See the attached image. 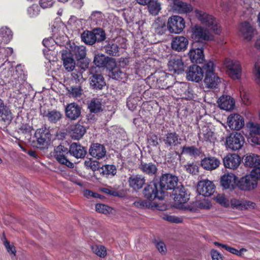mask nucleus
I'll return each mask as SVG.
<instances>
[{
    "instance_id": "2eb2a0df",
    "label": "nucleus",
    "mask_w": 260,
    "mask_h": 260,
    "mask_svg": "<svg viewBox=\"0 0 260 260\" xmlns=\"http://www.w3.org/2000/svg\"><path fill=\"white\" fill-rule=\"evenodd\" d=\"M215 190V186L213 182L208 180L201 181L198 183L197 191L204 197H210Z\"/></svg>"
},
{
    "instance_id": "6e6552de",
    "label": "nucleus",
    "mask_w": 260,
    "mask_h": 260,
    "mask_svg": "<svg viewBox=\"0 0 260 260\" xmlns=\"http://www.w3.org/2000/svg\"><path fill=\"white\" fill-rule=\"evenodd\" d=\"M37 142V147L43 149L47 147L51 140V134L46 127L38 129L35 134Z\"/></svg>"
},
{
    "instance_id": "a18cd8bd",
    "label": "nucleus",
    "mask_w": 260,
    "mask_h": 260,
    "mask_svg": "<svg viewBox=\"0 0 260 260\" xmlns=\"http://www.w3.org/2000/svg\"><path fill=\"white\" fill-rule=\"evenodd\" d=\"M182 93H181V96L183 99L187 100H193L194 98L195 94L194 91L189 84H184L181 88Z\"/></svg>"
},
{
    "instance_id": "774afa93",
    "label": "nucleus",
    "mask_w": 260,
    "mask_h": 260,
    "mask_svg": "<svg viewBox=\"0 0 260 260\" xmlns=\"http://www.w3.org/2000/svg\"><path fill=\"white\" fill-rule=\"evenodd\" d=\"M250 174L257 181L258 179H260V162L259 165L253 168Z\"/></svg>"
},
{
    "instance_id": "58836bf2",
    "label": "nucleus",
    "mask_w": 260,
    "mask_h": 260,
    "mask_svg": "<svg viewBox=\"0 0 260 260\" xmlns=\"http://www.w3.org/2000/svg\"><path fill=\"white\" fill-rule=\"evenodd\" d=\"M62 60L65 69L70 72L74 69L76 65L75 61L72 55L67 52L62 53Z\"/></svg>"
},
{
    "instance_id": "b1692460",
    "label": "nucleus",
    "mask_w": 260,
    "mask_h": 260,
    "mask_svg": "<svg viewBox=\"0 0 260 260\" xmlns=\"http://www.w3.org/2000/svg\"><path fill=\"white\" fill-rule=\"evenodd\" d=\"M241 160V157L238 154H229L223 159V162L226 168L234 170L239 166Z\"/></svg>"
},
{
    "instance_id": "e433bc0d",
    "label": "nucleus",
    "mask_w": 260,
    "mask_h": 260,
    "mask_svg": "<svg viewBox=\"0 0 260 260\" xmlns=\"http://www.w3.org/2000/svg\"><path fill=\"white\" fill-rule=\"evenodd\" d=\"M70 50V54L74 56L77 60H81L85 58L86 55V50L85 46L80 45L77 46L73 44L71 46Z\"/></svg>"
},
{
    "instance_id": "f3484780",
    "label": "nucleus",
    "mask_w": 260,
    "mask_h": 260,
    "mask_svg": "<svg viewBox=\"0 0 260 260\" xmlns=\"http://www.w3.org/2000/svg\"><path fill=\"white\" fill-rule=\"evenodd\" d=\"M255 31V28L248 21L243 22L240 25V34L247 41H250L252 39Z\"/></svg>"
},
{
    "instance_id": "680f3d73",
    "label": "nucleus",
    "mask_w": 260,
    "mask_h": 260,
    "mask_svg": "<svg viewBox=\"0 0 260 260\" xmlns=\"http://www.w3.org/2000/svg\"><path fill=\"white\" fill-rule=\"evenodd\" d=\"M231 204L233 208L241 210L246 209V206L244 205V204L242 203L241 201L236 199H232Z\"/></svg>"
},
{
    "instance_id": "a211bd4d",
    "label": "nucleus",
    "mask_w": 260,
    "mask_h": 260,
    "mask_svg": "<svg viewBox=\"0 0 260 260\" xmlns=\"http://www.w3.org/2000/svg\"><path fill=\"white\" fill-rule=\"evenodd\" d=\"M169 71L173 72L178 75L181 74L184 72L185 66L181 58L173 57H171L168 63Z\"/></svg>"
},
{
    "instance_id": "052dcab7",
    "label": "nucleus",
    "mask_w": 260,
    "mask_h": 260,
    "mask_svg": "<svg viewBox=\"0 0 260 260\" xmlns=\"http://www.w3.org/2000/svg\"><path fill=\"white\" fill-rule=\"evenodd\" d=\"M147 141L149 144L153 147H156L159 144L157 135L153 133L147 135Z\"/></svg>"
},
{
    "instance_id": "473e14b6",
    "label": "nucleus",
    "mask_w": 260,
    "mask_h": 260,
    "mask_svg": "<svg viewBox=\"0 0 260 260\" xmlns=\"http://www.w3.org/2000/svg\"><path fill=\"white\" fill-rule=\"evenodd\" d=\"M106 149L103 145L95 143L91 145L89 154L93 157L98 159L102 158L106 155Z\"/></svg>"
},
{
    "instance_id": "a19ab883",
    "label": "nucleus",
    "mask_w": 260,
    "mask_h": 260,
    "mask_svg": "<svg viewBox=\"0 0 260 260\" xmlns=\"http://www.w3.org/2000/svg\"><path fill=\"white\" fill-rule=\"evenodd\" d=\"M116 45L115 46V56L119 55V53H122L127 48V40L120 36L115 38Z\"/></svg>"
},
{
    "instance_id": "6e6d98bb",
    "label": "nucleus",
    "mask_w": 260,
    "mask_h": 260,
    "mask_svg": "<svg viewBox=\"0 0 260 260\" xmlns=\"http://www.w3.org/2000/svg\"><path fill=\"white\" fill-rule=\"evenodd\" d=\"M40 8L37 4H33L27 9V14L30 18H35L40 14Z\"/></svg>"
},
{
    "instance_id": "1a4fd4ad",
    "label": "nucleus",
    "mask_w": 260,
    "mask_h": 260,
    "mask_svg": "<svg viewBox=\"0 0 260 260\" xmlns=\"http://www.w3.org/2000/svg\"><path fill=\"white\" fill-rule=\"evenodd\" d=\"M245 142L242 135L239 133H231L226 139L227 147L233 150H238L243 146Z\"/></svg>"
},
{
    "instance_id": "e2e57ef3",
    "label": "nucleus",
    "mask_w": 260,
    "mask_h": 260,
    "mask_svg": "<svg viewBox=\"0 0 260 260\" xmlns=\"http://www.w3.org/2000/svg\"><path fill=\"white\" fill-rule=\"evenodd\" d=\"M224 248L228 252H229L232 254H235L237 256H242V251H246V249L245 248H242L239 250H238L234 247H231L226 244L225 246H224Z\"/></svg>"
},
{
    "instance_id": "f8f14e48",
    "label": "nucleus",
    "mask_w": 260,
    "mask_h": 260,
    "mask_svg": "<svg viewBox=\"0 0 260 260\" xmlns=\"http://www.w3.org/2000/svg\"><path fill=\"white\" fill-rule=\"evenodd\" d=\"M93 62L99 68H106L111 73L112 76L114 75V59L112 58L106 57L103 54H98L94 56Z\"/></svg>"
},
{
    "instance_id": "c756f323",
    "label": "nucleus",
    "mask_w": 260,
    "mask_h": 260,
    "mask_svg": "<svg viewBox=\"0 0 260 260\" xmlns=\"http://www.w3.org/2000/svg\"><path fill=\"white\" fill-rule=\"evenodd\" d=\"M129 61V57H121L118 61L115 59V80H120L125 77V74L119 69L116 71L117 68H124Z\"/></svg>"
},
{
    "instance_id": "9b49d317",
    "label": "nucleus",
    "mask_w": 260,
    "mask_h": 260,
    "mask_svg": "<svg viewBox=\"0 0 260 260\" xmlns=\"http://www.w3.org/2000/svg\"><path fill=\"white\" fill-rule=\"evenodd\" d=\"M69 152L67 148L60 145L54 149V156L56 160L61 164L64 165L69 168H74V165L71 162L66 156Z\"/></svg>"
},
{
    "instance_id": "dca6fc26",
    "label": "nucleus",
    "mask_w": 260,
    "mask_h": 260,
    "mask_svg": "<svg viewBox=\"0 0 260 260\" xmlns=\"http://www.w3.org/2000/svg\"><path fill=\"white\" fill-rule=\"evenodd\" d=\"M197 46L196 43H193L188 54L192 63H202L205 60L204 49L202 47L200 48Z\"/></svg>"
},
{
    "instance_id": "2f4dec72",
    "label": "nucleus",
    "mask_w": 260,
    "mask_h": 260,
    "mask_svg": "<svg viewBox=\"0 0 260 260\" xmlns=\"http://www.w3.org/2000/svg\"><path fill=\"white\" fill-rule=\"evenodd\" d=\"M218 104L221 109L229 111L234 108L235 101L230 95H223L218 99Z\"/></svg>"
},
{
    "instance_id": "79ce46f5",
    "label": "nucleus",
    "mask_w": 260,
    "mask_h": 260,
    "mask_svg": "<svg viewBox=\"0 0 260 260\" xmlns=\"http://www.w3.org/2000/svg\"><path fill=\"white\" fill-rule=\"evenodd\" d=\"M173 8L179 13H187L192 10V7L190 4L182 2L179 0L176 3L173 5Z\"/></svg>"
},
{
    "instance_id": "49530a36",
    "label": "nucleus",
    "mask_w": 260,
    "mask_h": 260,
    "mask_svg": "<svg viewBox=\"0 0 260 260\" xmlns=\"http://www.w3.org/2000/svg\"><path fill=\"white\" fill-rule=\"evenodd\" d=\"M12 38V32L11 29L7 27L0 29V43L4 42L8 43Z\"/></svg>"
},
{
    "instance_id": "7ed1b4c3",
    "label": "nucleus",
    "mask_w": 260,
    "mask_h": 260,
    "mask_svg": "<svg viewBox=\"0 0 260 260\" xmlns=\"http://www.w3.org/2000/svg\"><path fill=\"white\" fill-rule=\"evenodd\" d=\"M194 13L197 18L203 24L209 27L215 34L220 33V27L214 17L198 9L195 10Z\"/></svg>"
},
{
    "instance_id": "c03bdc74",
    "label": "nucleus",
    "mask_w": 260,
    "mask_h": 260,
    "mask_svg": "<svg viewBox=\"0 0 260 260\" xmlns=\"http://www.w3.org/2000/svg\"><path fill=\"white\" fill-rule=\"evenodd\" d=\"M152 27L154 29V32L158 35H162L165 34L167 25L165 21L160 18H157L153 23Z\"/></svg>"
},
{
    "instance_id": "8fccbe9b",
    "label": "nucleus",
    "mask_w": 260,
    "mask_h": 260,
    "mask_svg": "<svg viewBox=\"0 0 260 260\" xmlns=\"http://www.w3.org/2000/svg\"><path fill=\"white\" fill-rule=\"evenodd\" d=\"M157 76H158V72L151 73V75L145 79L146 84L150 87V88L160 89L159 84L157 82Z\"/></svg>"
},
{
    "instance_id": "bf43d9fd",
    "label": "nucleus",
    "mask_w": 260,
    "mask_h": 260,
    "mask_svg": "<svg viewBox=\"0 0 260 260\" xmlns=\"http://www.w3.org/2000/svg\"><path fill=\"white\" fill-rule=\"evenodd\" d=\"M95 210L100 213L108 214L111 212L112 208L105 204H96L95 205Z\"/></svg>"
},
{
    "instance_id": "f704fd0d",
    "label": "nucleus",
    "mask_w": 260,
    "mask_h": 260,
    "mask_svg": "<svg viewBox=\"0 0 260 260\" xmlns=\"http://www.w3.org/2000/svg\"><path fill=\"white\" fill-rule=\"evenodd\" d=\"M243 161L245 166L254 168L259 165L260 156L253 153L246 154L243 156Z\"/></svg>"
},
{
    "instance_id": "bb28decb",
    "label": "nucleus",
    "mask_w": 260,
    "mask_h": 260,
    "mask_svg": "<svg viewBox=\"0 0 260 260\" xmlns=\"http://www.w3.org/2000/svg\"><path fill=\"white\" fill-rule=\"evenodd\" d=\"M179 140H180L179 136L175 132L167 133L163 139L165 146L170 148L179 144Z\"/></svg>"
},
{
    "instance_id": "c9c22d12",
    "label": "nucleus",
    "mask_w": 260,
    "mask_h": 260,
    "mask_svg": "<svg viewBox=\"0 0 260 260\" xmlns=\"http://www.w3.org/2000/svg\"><path fill=\"white\" fill-rule=\"evenodd\" d=\"M90 86L95 89H102L106 83L103 76L101 74H93L89 78Z\"/></svg>"
},
{
    "instance_id": "603ef678",
    "label": "nucleus",
    "mask_w": 260,
    "mask_h": 260,
    "mask_svg": "<svg viewBox=\"0 0 260 260\" xmlns=\"http://www.w3.org/2000/svg\"><path fill=\"white\" fill-rule=\"evenodd\" d=\"M185 171L191 175H197L199 173V167L196 162H187L183 166Z\"/></svg>"
},
{
    "instance_id": "09e8293b",
    "label": "nucleus",
    "mask_w": 260,
    "mask_h": 260,
    "mask_svg": "<svg viewBox=\"0 0 260 260\" xmlns=\"http://www.w3.org/2000/svg\"><path fill=\"white\" fill-rule=\"evenodd\" d=\"M147 5L149 13L154 16L158 15L161 10V5L158 1L151 0Z\"/></svg>"
},
{
    "instance_id": "7c9ffc66",
    "label": "nucleus",
    "mask_w": 260,
    "mask_h": 260,
    "mask_svg": "<svg viewBox=\"0 0 260 260\" xmlns=\"http://www.w3.org/2000/svg\"><path fill=\"white\" fill-rule=\"evenodd\" d=\"M69 152L77 158H83L86 154L85 148L77 143H73L71 145Z\"/></svg>"
},
{
    "instance_id": "864d4df0",
    "label": "nucleus",
    "mask_w": 260,
    "mask_h": 260,
    "mask_svg": "<svg viewBox=\"0 0 260 260\" xmlns=\"http://www.w3.org/2000/svg\"><path fill=\"white\" fill-rule=\"evenodd\" d=\"M92 251L100 257H104L107 255L106 248L101 245H93L91 246Z\"/></svg>"
},
{
    "instance_id": "0e129e2a",
    "label": "nucleus",
    "mask_w": 260,
    "mask_h": 260,
    "mask_svg": "<svg viewBox=\"0 0 260 260\" xmlns=\"http://www.w3.org/2000/svg\"><path fill=\"white\" fill-rule=\"evenodd\" d=\"M162 218L171 223H179L182 222V219L175 216L170 215H164Z\"/></svg>"
},
{
    "instance_id": "0eeeda50",
    "label": "nucleus",
    "mask_w": 260,
    "mask_h": 260,
    "mask_svg": "<svg viewBox=\"0 0 260 260\" xmlns=\"http://www.w3.org/2000/svg\"><path fill=\"white\" fill-rule=\"evenodd\" d=\"M185 27V20L181 16L173 15L168 19L167 29L171 34H180Z\"/></svg>"
},
{
    "instance_id": "39448f33",
    "label": "nucleus",
    "mask_w": 260,
    "mask_h": 260,
    "mask_svg": "<svg viewBox=\"0 0 260 260\" xmlns=\"http://www.w3.org/2000/svg\"><path fill=\"white\" fill-rule=\"evenodd\" d=\"M81 39L86 44L92 45L97 42L105 39V34L101 29L93 30V31H85L81 35Z\"/></svg>"
},
{
    "instance_id": "f03ea898",
    "label": "nucleus",
    "mask_w": 260,
    "mask_h": 260,
    "mask_svg": "<svg viewBox=\"0 0 260 260\" xmlns=\"http://www.w3.org/2000/svg\"><path fill=\"white\" fill-rule=\"evenodd\" d=\"M205 71L204 82L206 88H217L221 83V78L215 73V64L213 61H210L203 66Z\"/></svg>"
},
{
    "instance_id": "412c9836",
    "label": "nucleus",
    "mask_w": 260,
    "mask_h": 260,
    "mask_svg": "<svg viewBox=\"0 0 260 260\" xmlns=\"http://www.w3.org/2000/svg\"><path fill=\"white\" fill-rule=\"evenodd\" d=\"M145 177L139 174H133L128 179L129 187L135 191L141 189L145 184Z\"/></svg>"
},
{
    "instance_id": "9d476101",
    "label": "nucleus",
    "mask_w": 260,
    "mask_h": 260,
    "mask_svg": "<svg viewBox=\"0 0 260 260\" xmlns=\"http://www.w3.org/2000/svg\"><path fill=\"white\" fill-rule=\"evenodd\" d=\"M226 72L233 79H239L241 76L242 68L239 62L226 59L224 62Z\"/></svg>"
},
{
    "instance_id": "423d86ee",
    "label": "nucleus",
    "mask_w": 260,
    "mask_h": 260,
    "mask_svg": "<svg viewBox=\"0 0 260 260\" xmlns=\"http://www.w3.org/2000/svg\"><path fill=\"white\" fill-rule=\"evenodd\" d=\"M257 185V181L251 174L237 179L236 187L240 190L249 191L254 190Z\"/></svg>"
},
{
    "instance_id": "4468645a",
    "label": "nucleus",
    "mask_w": 260,
    "mask_h": 260,
    "mask_svg": "<svg viewBox=\"0 0 260 260\" xmlns=\"http://www.w3.org/2000/svg\"><path fill=\"white\" fill-rule=\"evenodd\" d=\"M204 68L196 64L190 66L186 71V78L188 81L199 82L204 77Z\"/></svg>"
},
{
    "instance_id": "5701e85b",
    "label": "nucleus",
    "mask_w": 260,
    "mask_h": 260,
    "mask_svg": "<svg viewBox=\"0 0 260 260\" xmlns=\"http://www.w3.org/2000/svg\"><path fill=\"white\" fill-rule=\"evenodd\" d=\"M228 125L231 129L240 130L244 125L243 117L238 114L231 115L228 118Z\"/></svg>"
},
{
    "instance_id": "aec40b11",
    "label": "nucleus",
    "mask_w": 260,
    "mask_h": 260,
    "mask_svg": "<svg viewBox=\"0 0 260 260\" xmlns=\"http://www.w3.org/2000/svg\"><path fill=\"white\" fill-rule=\"evenodd\" d=\"M238 177L233 173L224 174L220 178V184L224 189H234L236 187Z\"/></svg>"
},
{
    "instance_id": "20e7f679",
    "label": "nucleus",
    "mask_w": 260,
    "mask_h": 260,
    "mask_svg": "<svg viewBox=\"0 0 260 260\" xmlns=\"http://www.w3.org/2000/svg\"><path fill=\"white\" fill-rule=\"evenodd\" d=\"M191 38L195 41L196 45L203 41L213 40L214 37L209 30L201 26L196 25L192 28Z\"/></svg>"
},
{
    "instance_id": "f257e3e1",
    "label": "nucleus",
    "mask_w": 260,
    "mask_h": 260,
    "mask_svg": "<svg viewBox=\"0 0 260 260\" xmlns=\"http://www.w3.org/2000/svg\"><path fill=\"white\" fill-rule=\"evenodd\" d=\"M178 178L170 173L162 174L159 179L154 178L148 184L143 191L144 196L150 201L155 199L162 200L165 198L166 192L173 190L177 186Z\"/></svg>"
},
{
    "instance_id": "13d9d810",
    "label": "nucleus",
    "mask_w": 260,
    "mask_h": 260,
    "mask_svg": "<svg viewBox=\"0 0 260 260\" xmlns=\"http://www.w3.org/2000/svg\"><path fill=\"white\" fill-rule=\"evenodd\" d=\"M24 67L21 64H18L16 67V72L18 73V75L17 77L14 76L13 78L17 79L15 83L14 84L15 87H17L18 85L20 84V80H21L24 75Z\"/></svg>"
},
{
    "instance_id": "393cba45",
    "label": "nucleus",
    "mask_w": 260,
    "mask_h": 260,
    "mask_svg": "<svg viewBox=\"0 0 260 260\" xmlns=\"http://www.w3.org/2000/svg\"><path fill=\"white\" fill-rule=\"evenodd\" d=\"M138 168L144 174L149 176H155L158 171L155 164L152 162L147 163L143 160L140 161Z\"/></svg>"
},
{
    "instance_id": "6ab92c4d",
    "label": "nucleus",
    "mask_w": 260,
    "mask_h": 260,
    "mask_svg": "<svg viewBox=\"0 0 260 260\" xmlns=\"http://www.w3.org/2000/svg\"><path fill=\"white\" fill-rule=\"evenodd\" d=\"M158 75L157 77L159 80L160 89H168L172 86L175 83V78L172 74L160 71L158 72Z\"/></svg>"
},
{
    "instance_id": "ddd939ff",
    "label": "nucleus",
    "mask_w": 260,
    "mask_h": 260,
    "mask_svg": "<svg viewBox=\"0 0 260 260\" xmlns=\"http://www.w3.org/2000/svg\"><path fill=\"white\" fill-rule=\"evenodd\" d=\"M172 196L175 202L178 204L185 203L188 201L190 192L183 186L176 187L173 190Z\"/></svg>"
},
{
    "instance_id": "4be33fe9",
    "label": "nucleus",
    "mask_w": 260,
    "mask_h": 260,
    "mask_svg": "<svg viewBox=\"0 0 260 260\" xmlns=\"http://www.w3.org/2000/svg\"><path fill=\"white\" fill-rule=\"evenodd\" d=\"M188 45V40L187 38L183 36L175 37L173 39L171 42L172 48L178 52L185 51Z\"/></svg>"
},
{
    "instance_id": "3c124183",
    "label": "nucleus",
    "mask_w": 260,
    "mask_h": 260,
    "mask_svg": "<svg viewBox=\"0 0 260 260\" xmlns=\"http://www.w3.org/2000/svg\"><path fill=\"white\" fill-rule=\"evenodd\" d=\"M67 90L69 96L72 98L80 97L82 95L83 91L80 84L67 87Z\"/></svg>"
},
{
    "instance_id": "ea45409f",
    "label": "nucleus",
    "mask_w": 260,
    "mask_h": 260,
    "mask_svg": "<svg viewBox=\"0 0 260 260\" xmlns=\"http://www.w3.org/2000/svg\"><path fill=\"white\" fill-rule=\"evenodd\" d=\"M201 150L194 146H183L181 147V154L188 155L190 156L196 158L201 154Z\"/></svg>"
},
{
    "instance_id": "69168bd1",
    "label": "nucleus",
    "mask_w": 260,
    "mask_h": 260,
    "mask_svg": "<svg viewBox=\"0 0 260 260\" xmlns=\"http://www.w3.org/2000/svg\"><path fill=\"white\" fill-rule=\"evenodd\" d=\"M90 19L92 21L98 23L103 19V15L101 12L95 11L91 14Z\"/></svg>"
},
{
    "instance_id": "4d7b16f0",
    "label": "nucleus",
    "mask_w": 260,
    "mask_h": 260,
    "mask_svg": "<svg viewBox=\"0 0 260 260\" xmlns=\"http://www.w3.org/2000/svg\"><path fill=\"white\" fill-rule=\"evenodd\" d=\"M43 52L46 58L48 60V62L53 64L57 59L56 57V52L54 51V50L44 49Z\"/></svg>"
},
{
    "instance_id": "de8ad7c7",
    "label": "nucleus",
    "mask_w": 260,
    "mask_h": 260,
    "mask_svg": "<svg viewBox=\"0 0 260 260\" xmlns=\"http://www.w3.org/2000/svg\"><path fill=\"white\" fill-rule=\"evenodd\" d=\"M202 132L200 131L198 133V137L200 141L204 140L205 141H211L213 137V132L207 126H204L202 128Z\"/></svg>"
},
{
    "instance_id": "4c0bfd02",
    "label": "nucleus",
    "mask_w": 260,
    "mask_h": 260,
    "mask_svg": "<svg viewBox=\"0 0 260 260\" xmlns=\"http://www.w3.org/2000/svg\"><path fill=\"white\" fill-rule=\"evenodd\" d=\"M58 28H56V26H54V28H52V32L55 38V40L53 39L52 38H49L47 39H45L43 41V44L46 47L45 49L47 50H54L55 45H58L59 46H61L62 44L60 43L59 40L57 36H55L57 32Z\"/></svg>"
},
{
    "instance_id": "37998d69",
    "label": "nucleus",
    "mask_w": 260,
    "mask_h": 260,
    "mask_svg": "<svg viewBox=\"0 0 260 260\" xmlns=\"http://www.w3.org/2000/svg\"><path fill=\"white\" fill-rule=\"evenodd\" d=\"M43 116L52 123H57L62 117L61 113L57 110H48L44 114Z\"/></svg>"
},
{
    "instance_id": "5fc2aeb1",
    "label": "nucleus",
    "mask_w": 260,
    "mask_h": 260,
    "mask_svg": "<svg viewBox=\"0 0 260 260\" xmlns=\"http://www.w3.org/2000/svg\"><path fill=\"white\" fill-rule=\"evenodd\" d=\"M88 107L90 112L97 113L101 110V103L98 99H93L88 104Z\"/></svg>"
},
{
    "instance_id": "338daca9",
    "label": "nucleus",
    "mask_w": 260,
    "mask_h": 260,
    "mask_svg": "<svg viewBox=\"0 0 260 260\" xmlns=\"http://www.w3.org/2000/svg\"><path fill=\"white\" fill-rule=\"evenodd\" d=\"M54 0H40L39 5L40 7L45 9L52 7L54 4Z\"/></svg>"
},
{
    "instance_id": "c85d7f7f",
    "label": "nucleus",
    "mask_w": 260,
    "mask_h": 260,
    "mask_svg": "<svg viewBox=\"0 0 260 260\" xmlns=\"http://www.w3.org/2000/svg\"><path fill=\"white\" fill-rule=\"evenodd\" d=\"M66 114L71 120H76L81 114V109L76 104L73 103L68 105L66 108Z\"/></svg>"
},
{
    "instance_id": "cd10ccee",
    "label": "nucleus",
    "mask_w": 260,
    "mask_h": 260,
    "mask_svg": "<svg viewBox=\"0 0 260 260\" xmlns=\"http://www.w3.org/2000/svg\"><path fill=\"white\" fill-rule=\"evenodd\" d=\"M12 119V114L9 108L0 99V121L4 122V124L7 125L11 122Z\"/></svg>"
},
{
    "instance_id": "a878e982",
    "label": "nucleus",
    "mask_w": 260,
    "mask_h": 260,
    "mask_svg": "<svg viewBox=\"0 0 260 260\" xmlns=\"http://www.w3.org/2000/svg\"><path fill=\"white\" fill-rule=\"evenodd\" d=\"M220 164V160L215 157H207L201 160V167L206 170L211 171L216 169Z\"/></svg>"
},
{
    "instance_id": "72a5a7b5",
    "label": "nucleus",
    "mask_w": 260,
    "mask_h": 260,
    "mask_svg": "<svg viewBox=\"0 0 260 260\" xmlns=\"http://www.w3.org/2000/svg\"><path fill=\"white\" fill-rule=\"evenodd\" d=\"M85 132V128L80 124L77 123L71 126L69 134L72 139L79 140L83 136Z\"/></svg>"
}]
</instances>
